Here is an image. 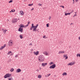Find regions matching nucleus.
Wrapping results in <instances>:
<instances>
[{
    "mask_svg": "<svg viewBox=\"0 0 80 80\" xmlns=\"http://www.w3.org/2000/svg\"><path fill=\"white\" fill-rule=\"evenodd\" d=\"M38 60L40 62H44L45 60V57L43 55H41L38 57Z\"/></svg>",
    "mask_w": 80,
    "mask_h": 80,
    "instance_id": "nucleus-1",
    "label": "nucleus"
},
{
    "mask_svg": "<svg viewBox=\"0 0 80 80\" xmlns=\"http://www.w3.org/2000/svg\"><path fill=\"white\" fill-rule=\"evenodd\" d=\"M13 45V41L12 40H9L8 42V46L9 47H12Z\"/></svg>",
    "mask_w": 80,
    "mask_h": 80,
    "instance_id": "nucleus-2",
    "label": "nucleus"
},
{
    "mask_svg": "<svg viewBox=\"0 0 80 80\" xmlns=\"http://www.w3.org/2000/svg\"><path fill=\"white\" fill-rule=\"evenodd\" d=\"M12 76V74L9 73L6 74L4 76V78H8V77H10Z\"/></svg>",
    "mask_w": 80,
    "mask_h": 80,
    "instance_id": "nucleus-3",
    "label": "nucleus"
},
{
    "mask_svg": "<svg viewBox=\"0 0 80 80\" xmlns=\"http://www.w3.org/2000/svg\"><path fill=\"white\" fill-rule=\"evenodd\" d=\"M75 64V62H70L67 64L68 66H72L73 65Z\"/></svg>",
    "mask_w": 80,
    "mask_h": 80,
    "instance_id": "nucleus-4",
    "label": "nucleus"
},
{
    "mask_svg": "<svg viewBox=\"0 0 80 80\" xmlns=\"http://www.w3.org/2000/svg\"><path fill=\"white\" fill-rule=\"evenodd\" d=\"M38 26V24H37L36 26H34V27L32 31L33 32H37V31L36 29Z\"/></svg>",
    "mask_w": 80,
    "mask_h": 80,
    "instance_id": "nucleus-5",
    "label": "nucleus"
},
{
    "mask_svg": "<svg viewBox=\"0 0 80 80\" xmlns=\"http://www.w3.org/2000/svg\"><path fill=\"white\" fill-rule=\"evenodd\" d=\"M56 67V65L55 64H53L52 65L50 66L49 67V68L50 69L55 68Z\"/></svg>",
    "mask_w": 80,
    "mask_h": 80,
    "instance_id": "nucleus-6",
    "label": "nucleus"
},
{
    "mask_svg": "<svg viewBox=\"0 0 80 80\" xmlns=\"http://www.w3.org/2000/svg\"><path fill=\"white\" fill-rule=\"evenodd\" d=\"M43 53L44 55H46V56H48V55H50V54H49V52H48L47 51H44L43 52Z\"/></svg>",
    "mask_w": 80,
    "mask_h": 80,
    "instance_id": "nucleus-7",
    "label": "nucleus"
},
{
    "mask_svg": "<svg viewBox=\"0 0 80 80\" xmlns=\"http://www.w3.org/2000/svg\"><path fill=\"white\" fill-rule=\"evenodd\" d=\"M33 53L35 55L37 56V55H38V54H39V51H37L36 52H33Z\"/></svg>",
    "mask_w": 80,
    "mask_h": 80,
    "instance_id": "nucleus-8",
    "label": "nucleus"
},
{
    "mask_svg": "<svg viewBox=\"0 0 80 80\" xmlns=\"http://www.w3.org/2000/svg\"><path fill=\"white\" fill-rule=\"evenodd\" d=\"M2 30L3 31V33L5 34L6 33V32H7V29L2 28Z\"/></svg>",
    "mask_w": 80,
    "mask_h": 80,
    "instance_id": "nucleus-9",
    "label": "nucleus"
},
{
    "mask_svg": "<svg viewBox=\"0 0 80 80\" xmlns=\"http://www.w3.org/2000/svg\"><path fill=\"white\" fill-rule=\"evenodd\" d=\"M19 32H20L21 33H23V28H19L18 29Z\"/></svg>",
    "mask_w": 80,
    "mask_h": 80,
    "instance_id": "nucleus-10",
    "label": "nucleus"
},
{
    "mask_svg": "<svg viewBox=\"0 0 80 80\" xmlns=\"http://www.w3.org/2000/svg\"><path fill=\"white\" fill-rule=\"evenodd\" d=\"M26 25L24 26V25L21 24L20 25V28H25V27H25Z\"/></svg>",
    "mask_w": 80,
    "mask_h": 80,
    "instance_id": "nucleus-11",
    "label": "nucleus"
},
{
    "mask_svg": "<svg viewBox=\"0 0 80 80\" xmlns=\"http://www.w3.org/2000/svg\"><path fill=\"white\" fill-rule=\"evenodd\" d=\"M34 24H32V27L30 28V29L31 30H33V29H34V27H35V26H34Z\"/></svg>",
    "mask_w": 80,
    "mask_h": 80,
    "instance_id": "nucleus-12",
    "label": "nucleus"
},
{
    "mask_svg": "<svg viewBox=\"0 0 80 80\" xmlns=\"http://www.w3.org/2000/svg\"><path fill=\"white\" fill-rule=\"evenodd\" d=\"M21 69L20 68L16 70V73H19L21 72Z\"/></svg>",
    "mask_w": 80,
    "mask_h": 80,
    "instance_id": "nucleus-13",
    "label": "nucleus"
},
{
    "mask_svg": "<svg viewBox=\"0 0 80 80\" xmlns=\"http://www.w3.org/2000/svg\"><path fill=\"white\" fill-rule=\"evenodd\" d=\"M47 65V63H42L41 65L42 67H45V66H46V65Z\"/></svg>",
    "mask_w": 80,
    "mask_h": 80,
    "instance_id": "nucleus-14",
    "label": "nucleus"
},
{
    "mask_svg": "<svg viewBox=\"0 0 80 80\" xmlns=\"http://www.w3.org/2000/svg\"><path fill=\"white\" fill-rule=\"evenodd\" d=\"M20 15H24V12L22 11H21L20 12Z\"/></svg>",
    "mask_w": 80,
    "mask_h": 80,
    "instance_id": "nucleus-15",
    "label": "nucleus"
},
{
    "mask_svg": "<svg viewBox=\"0 0 80 80\" xmlns=\"http://www.w3.org/2000/svg\"><path fill=\"white\" fill-rule=\"evenodd\" d=\"M18 21L17 19H13L12 20L13 23H16Z\"/></svg>",
    "mask_w": 80,
    "mask_h": 80,
    "instance_id": "nucleus-16",
    "label": "nucleus"
},
{
    "mask_svg": "<svg viewBox=\"0 0 80 80\" xmlns=\"http://www.w3.org/2000/svg\"><path fill=\"white\" fill-rule=\"evenodd\" d=\"M63 58H65V59H67L68 58V56H67V54H64L63 55Z\"/></svg>",
    "mask_w": 80,
    "mask_h": 80,
    "instance_id": "nucleus-17",
    "label": "nucleus"
},
{
    "mask_svg": "<svg viewBox=\"0 0 80 80\" xmlns=\"http://www.w3.org/2000/svg\"><path fill=\"white\" fill-rule=\"evenodd\" d=\"M62 76H67V73L66 72H64L62 74Z\"/></svg>",
    "mask_w": 80,
    "mask_h": 80,
    "instance_id": "nucleus-18",
    "label": "nucleus"
},
{
    "mask_svg": "<svg viewBox=\"0 0 80 80\" xmlns=\"http://www.w3.org/2000/svg\"><path fill=\"white\" fill-rule=\"evenodd\" d=\"M5 47H6V45L5 44H4L3 46H2L0 48L1 50H2L3 48H4Z\"/></svg>",
    "mask_w": 80,
    "mask_h": 80,
    "instance_id": "nucleus-19",
    "label": "nucleus"
},
{
    "mask_svg": "<svg viewBox=\"0 0 80 80\" xmlns=\"http://www.w3.org/2000/svg\"><path fill=\"white\" fill-rule=\"evenodd\" d=\"M37 77L38 78H39V79H41L42 77V75H41V74H39L38 75Z\"/></svg>",
    "mask_w": 80,
    "mask_h": 80,
    "instance_id": "nucleus-20",
    "label": "nucleus"
},
{
    "mask_svg": "<svg viewBox=\"0 0 80 80\" xmlns=\"http://www.w3.org/2000/svg\"><path fill=\"white\" fill-rule=\"evenodd\" d=\"M51 75V74L50 73L47 74V75H45V77H48L50 76Z\"/></svg>",
    "mask_w": 80,
    "mask_h": 80,
    "instance_id": "nucleus-21",
    "label": "nucleus"
},
{
    "mask_svg": "<svg viewBox=\"0 0 80 80\" xmlns=\"http://www.w3.org/2000/svg\"><path fill=\"white\" fill-rule=\"evenodd\" d=\"M71 14V13H65V16H67V15H70Z\"/></svg>",
    "mask_w": 80,
    "mask_h": 80,
    "instance_id": "nucleus-22",
    "label": "nucleus"
},
{
    "mask_svg": "<svg viewBox=\"0 0 80 80\" xmlns=\"http://www.w3.org/2000/svg\"><path fill=\"white\" fill-rule=\"evenodd\" d=\"M19 37L21 39H22L23 38V35L22 34L20 35Z\"/></svg>",
    "mask_w": 80,
    "mask_h": 80,
    "instance_id": "nucleus-23",
    "label": "nucleus"
},
{
    "mask_svg": "<svg viewBox=\"0 0 80 80\" xmlns=\"http://www.w3.org/2000/svg\"><path fill=\"white\" fill-rule=\"evenodd\" d=\"M13 70H14V69H13V68H11V70L10 71L11 72H13Z\"/></svg>",
    "mask_w": 80,
    "mask_h": 80,
    "instance_id": "nucleus-24",
    "label": "nucleus"
},
{
    "mask_svg": "<svg viewBox=\"0 0 80 80\" xmlns=\"http://www.w3.org/2000/svg\"><path fill=\"white\" fill-rule=\"evenodd\" d=\"M54 63L52 62H51L49 64L50 65H52V64H54Z\"/></svg>",
    "mask_w": 80,
    "mask_h": 80,
    "instance_id": "nucleus-25",
    "label": "nucleus"
},
{
    "mask_svg": "<svg viewBox=\"0 0 80 80\" xmlns=\"http://www.w3.org/2000/svg\"><path fill=\"white\" fill-rule=\"evenodd\" d=\"M10 53H12V52H11V51H9L7 54L8 55H10Z\"/></svg>",
    "mask_w": 80,
    "mask_h": 80,
    "instance_id": "nucleus-26",
    "label": "nucleus"
},
{
    "mask_svg": "<svg viewBox=\"0 0 80 80\" xmlns=\"http://www.w3.org/2000/svg\"><path fill=\"white\" fill-rule=\"evenodd\" d=\"M77 57H80V54L78 53L77 54Z\"/></svg>",
    "mask_w": 80,
    "mask_h": 80,
    "instance_id": "nucleus-27",
    "label": "nucleus"
},
{
    "mask_svg": "<svg viewBox=\"0 0 80 80\" xmlns=\"http://www.w3.org/2000/svg\"><path fill=\"white\" fill-rule=\"evenodd\" d=\"M29 24H30V22L29 21L28 22V24L27 25H26L25 27H27V26H28V25H29Z\"/></svg>",
    "mask_w": 80,
    "mask_h": 80,
    "instance_id": "nucleus-28",
    "label": "nucleus"
},
{
    "mask_svg": "<svg viewBox=\"0 0 80 80\" xmlns=\"http://www.w3.org/2000/svg\"><path fill=\"white\" fill-rule=\"evenodd\" d=\"M38 5H39V7H40L41 6H42V4L40 3H38Z\"/></svg>",
    "mask_w": 80,
    "mask_h": 80,
    "instance_id": "nucleus-29",
    "label": "nucleus"
},
{
    "mask_svg": "<svg viewBox=\"0 0 80 80\" xmlns=\"http://www.w3.org/2000/svg\"><path fill=\"white\" fill-rule=\"evenodd\" d=\"M47 27H49V23H48L46 24Z\"/></svg>",
    "mask_w": 80,
    "mask_h": 80,
    "instance_id": "nucleus-30",
    "label": "nucleus"
},
{
    "mask_svg": "<svg viewBox=\"0 0 80 80\" xmlns=\"http://www.w3.org/2000/svg\"><path fill=\"white\" fill-rule=\"evenodd\" d=\"M43 38H46V35H44L43 36Z\"/></svg>",
    "mask_w": 80,
    "mask_h": 80,
    "instance_id": "nucleus-31",
    "label": "nucleus"
},
{
    "mask_svg": "<svg viewBox=\"0 0 80 80\" xmlns=\"http://www.w3.org/2000/svg\"><path fill=\"white\" fill-rule=\"evenodd\" d=\"M65 53V52L64 51H61V54H62V53Z\"/></svg>",
    "mask_w": 80,
    "mask_h": 80,
    "instance_id": "nucleus-32",
    "label": "nucleus"
},
{
    "mask_svg": "<svg viewBox=\"0 0 80 80\" xmlns=\"http://www.w3.org/2000/svg\"><path fill=\"white\" fill-rule=\"evenodd\" d=\"M12 2H13V0H11L9 2V3H11Z\"/></svg>",
    "mask_w": 80,
    "mask_h": 80,
    "instance_id": "nucleus-33",
    "label": "nucleus"
},
{
    "mask_svg": "<svg viewBox=\"0 0 80 80\" xmlns=\"http://www.w3.org/2000/svg\"><path fill=\"white\" fill-rule=\"evenodd\" d=\"M11 11H12V12H15V10L14 9H12L11 10Z\"/></svg>",
    "mask_w": 80,
    "mask_h": 80,
    "instance_id": "nucleus-34",
    "label": "nucleus"
},
{
    "mask_svg": "<svg viewBox=\"0 0 80 80\" xmlns=\"http://www.w3.org/2000/svg\"><path fill=\"white\" fill-rule=\"evenodd\" d=\"M28 6H32V5H33V3H32V4H29V5H28Z\"/></svg>",
    "mask_w": 80,
    "mask_h": 80,
    "instance_id": "nucleus-35",
    "label": "nucleus"
},
{
    "mask_svg": "<svg viewBox=\"0 0 80 80\" xmlns=\"http://www.w3.org/2000/svg\"><path fill=\"white\" fill-rule=\"evenodd\" d=\"M51 18H52V17H51V16L49 17L48 18V19L49 20H50V19H51Z\"/></svg>",
    "mask_w": 80,
    "mask_h": 80,
    "instance_id": "nucleus-36",
    "label": "nucleus"
},
{
    "mask_svg": "<svg viewBox=\"0 0 80 80\" xmlns=\"http://www.w3.org/2000/svg\"><path fill=\"white\" fill-rule=\"evenodd\" d=\"M18 57V55H16V56H15V58H17V57Z\"/></svg>",
    "mask_w": 80,
    "mask_h": 80,
    "instance_id": "nucleus-37",
    "label": "nucleus"
},
{
    "mask_svg": "<svg viewBox=\"0 0 80 80\" xmlns=\"http://www.w3.org/2000/svg\"><path fill=\"white\" fill-rule=\"evenodd\" d=\"M74 12V10H72V11L71 12H70V13H73V12Z\"/></svg>",
    "mask_w": 80,
    "mask_h": 80,
    "instance_id": "nucleus-38",
    "label": "nucleus"
},
{
    "mask_svg": "<svg viewBox=\"0 0 80 80\" xmlns=\"http://www.w3.org/2000/svg\"><path fill=\"white\" fill-rule=\"evenodd\" d=\"M29 46H31L32 45V43H30V44L29 45Z\"/></svg>",
    "mask_w": 80,
    "mask_h": 80,
    "instance_id": "nucleus-39",
    "label": "nucleus"
},
{
    "mask_svg": "<svg viewBox=\"0 0 80 80\" xmlns=\"http://www.w3.org/2000/svg\"><path fill=\"white\" fill-rule=\"evenodd\" d=\"M75 16H77V14H75L73 16V17H75Z\"/></svg>",
    "mask_w": 80,
    "mask_h": 80,
    "instance_id": "nucleus-40",
    "label": "nucleus"
},
{
    "mask_svg": "<svg viewBox=\"0 0 80 80\" xmlns=\"http://www.w3.org/2000/svg\"><path fill=\"white\" fill-rule=\"evenodd\" d=\"M58 54H61V51H59L58 52Z\"/></svg>",
    "mask_w": 80,
    "mask_h": 80,
    "instance_id": "nucleus-41",
    "label": "nucleus"
},
{
    "mask_svg": "<svg viewBox=\"0 0 80 80\" xmlns=\"http://www.w3.org/2000/svg\"><path fill=\"white\" fill-rule=\"evenodd\" d=\"M60 7H62L63 8H64V6H60Z\"/></svg>",
    "mask_w": 80,
    "mask_h": 80,
    "instance_id": "nucleus-42",
    "label": "nucleus"
},
{
    "mask_svg": "<svg viewBox=\"0 0 80 80\" xmlns=\"http://www.w3.org/2000/svg\"><path fill=\"white\" fill-rule=\"evenodd\" d=\"M39 70H42V68H39Z\"/></svg>",
    "mask_w": 80,
    "mask_h": 80,
    "instance_id": "nucleus-43",
    "label": "nucleus"
},
{
    "mask_svg": "<svg viewBox=\"0 0 80 80\" xmlns=\"http://www.w3.org/2000/svg\"><path fill=\"white\" fill-rule=\"evenodd\" d=\"M78 1V0H75L76 2H77Z\"/></svg>",
    "mask_w": 80,
    "mask_h": 80,
    "instance_id": "nucleus-44",
    "label": "nucleus"
},
{
    "mask_svg": "<svg viewBox=\"0 0 80 80\" xmlns=\"http://www.w3.org/2000/svg\"><path fill=\"white\" fill-rule=\"evenodd\" d=\"M33 51V49H31V51Z\"/></svg>",
    "mask_w": 80,
    "mask_h": 80,
    "instance_id": "nucleus-45",
    "label": "nucleus"
},
{
    "mask_svg": "<svg viewBox=\"0 0 80 80\" xmlns=\"http://www.w3.org/2000/svg\"><path fill=\"white\" fill-rule=\"evenodd\" d=\"M78 38L79 39V40H80V36H79Z\"/></svg>",
    "mask_w": 80,
    "mask_h": 80,
    "instance_id": "nucleus-46",
    "label": "nucleus"
},
{
    "mask_svg": "<svg viewBox=\"0 0 80 80\" xmlns=\"http://www.w3.org/2000/svg\"><path fill=\"white\" fill-rule=\"evenodd\" d=\"M33 9H34V8H32V9H31V11L33 10Z\"/></svg>",
    "mask_w": 80,
    "mask_h": 80,
    "instance_id": "nucleus-47",
    "label": "nucleus"
},
{
    "mask_svg": "<svg viewBox=\"0 0 80 80\" xmlns=\"http://www.w3.org/2000/svg\"><path fill=\"white\" fill-rule=\"evenodd\" d=\"M13 55V53H12L11 54V55Z\"/></svg>",
    "mask_w": 80,
    "mask_h": 80,
    "instance_id": "nucleus-48",
    "label": "nucleus"
},
{
    "mask_svg": "<svg viewBox=\"0 0 80 80\" xmlns=\"http://www.w3.org/2000/svg\"><path fill=\"white\" fill-rule=\"evenodd\" d=\"M74 13H75V14H77V12H75Z\"/></svg>",
    "mask_w": 80,
    "mask_h": 80,
    "instance_id": "nucleus-49",
    "label": "nucleus"
},
{
    "mask_svg": "<svg viewBox=\"0 0 80 80\" xmlns=\"http://www.w3.org/2000/svg\"><path fill=\"white\" fill-rule=\"evenodd\" d=\"M72 24H73V23H71L70 24V25H72Z\"/></svg>",
    "mask_w": 80,
    "mask_h": 80,
    "instance_id": "nucleus-50",
    "label": "nucleus"
},
{
    "mask_svg": "<svg viewBox=\"0 0 80 80\" xmlns=\"http://www.w3.org/2000/svg\"><path fill=\"white\" fill-rule=\"evenodd\" d=\"M73 2H75V1H74V0H72Z\"/></svg>",
    "mask_w": 80,
    "mask_h": 80,
    "instance_id": "nucleus-51",
    "label": "nucleus"
},
{
    "mask_svg": "<svg viewBox=\"0 0 80 80\" xmlns=\"http://www.w3.org/2000/svg\"><path fill=\"white\" fill-rule=\"evenodd\" d=\"M10 13L11 12H12V11H10Z\"/></svg>",
    "mask_w": 80,
    "mask_h": 80,
    "instance_id": "nucleus-52",
    "label": "nucleus"
},
{
    "mask_svg": "<svg viewBox=\"0 0 80 80\" xmlns=\"http://www.w3.org/2000/svg\"><path fill=\"white\" fill-rule=\"evenodd\" d=\"M73 3H74V2H73Z\"/></svg>",
    "mask_w": 80,
    "mask_h": 80,
    "instance_id": "nucleus-53",
    "label": "nucleus"
},
{
    "mask_svg": "<svg viewBox=\"0 0 80 80\" xmlns=\"http://www.w3.org/2000/svg\"><path fill=\"white\" fill-rule=\"evenodd\" d=\"M18 20H19V18H18Z\"/></svg>",
    "mask_w": 80,
    "mask_h": 80,
    "instance_id": "nucleus-54",
    "label": "nucleus"
}]
</instances>
